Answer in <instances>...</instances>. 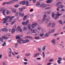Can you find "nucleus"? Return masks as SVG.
Segmentation results:
<instances>
[{
	"label": "nucleus",
	"instance_id": "obj_1",
	"mask_svg": "<svg viewBox=\"0 0 65 65\" xmlns=\"http://www.w3.org/2000/svg\"><path fill=\"white\" fill-rule=\"evenodd\" d=\"M18 42H17L19 43L20 44H22V42L23 43H27V42H28L29 41V40L28 39H25V40H23V39H18L17 40Z\"/></svg>",
	"mask_w": 65,
	"mask_h": 65
},
{
	"label": "nucleus",
	"instance_id": "obj_2",
	"mask_svg": "<svg viewBox=\"0 0 65 65\" xmlns=\"http://www.w3.org/2000/svg\"><path fill=\"white\" fill-rule=\"evenodd\" d=\"M62 3L61 2H59L56 5V6L57 7H59L57 8V10L59 11V8H63L64 7V6L62 5H61Z\"/></svg>",
	"mask_w": 65,
	"mask_h": 65
},
{
	"label": "nucleus",
	"instance_id": "obj_3",
	"mask_svg": "<svg viewBox=\"0 0 65 65\" xmlns=\"http://www.w3.org/2000/svg\"><path fill=\"white\" fill-rule=\"evenodd\" d=\"M7 39V37L5 36H3L2 37L0 38V40L3 43L4 41H3V39Z\"/></svg>",
	"mask_w": 65,
	"mask_h": 65
},
{
	"label": "nucleus",
	"instance_id": "obj_4",
	"mask_svg": "<svg viewBox=\"0 0 65 65\" xmlns=\"http://www.w3.org/2000/svg\"><path fill=\"white\" fill-rule=\"evenodd\" d=\"M56 17L54 18V19L55 20H56V19H58V17H59V16H60L61 15H62V14H59V12H57V14H55Z\"/></svg>",
	"mask_w": 65,
	"mask_h": 65
},
{
	"label": "nucleus",
	"instance_id": "obj_5",
	"mask_svg": "<svg viewBox=\"0 0 65 65\" xmlns=\"http://www.w3.org/2000/svg\"><path fill=\"white\" fill-rule=\"evenodd\" d=\"M29 23V21L27 20L25 22L24 21L22 23V24L23 25H27L28 24V23Z\"/></svg>",
	"mask_w": 65,
	"mask_h": 65
},
{
	"label": "nucleus",
	"instance_id": "obj_6",
	"mask_svg": "<svg viewBox=\"0 0 65 65\" xmlns=\"http://www.w3.org/2000/svg\"><path fill=\"white\" fill-rule=\"evenodd\" d=\"M21 14V12H17L15 14V17H18L19 15V16H20Z\"/></svg>",
	"mask_w": 65,
	"mask_h": 65
},
{
	"label": "nucleus",
	"instance_id": "obj_7",
	"mask_svg": "<svg viewBox=\"0 0 65 65\" xmlns=\"http://www.w3.org/2000/svg\"><path fill=\"white\" fill-rule=\"evenodd\" d=\"M2 21H4L3 22V23H6V22H7V18H3L2 20Z\"/></svg>",
	"mask_w": 65,
	"mask_h": 65
},
{
	"label": "nucleus",
	"instance_id": "obj_8",
	"mask_svg": "<svg viewBox=\"0 0 65 65\" xmlns=\"http://www.w3.org/2000/svg\"><path fill=\"white\" fill-rule=\"evenodd\" d=\"M58 59L59 60H57V62H58V64H61V61L62 60V58L61 57H58Z\"/></svg>",
	"mask_w": 65,
	"mask_h": 65
},
{
	"label": "nucleus",
	"instance_id": "obj_9",
	"mask_svg": "<svg viewBox=\"0 0 65 65\" xmlns=\"http://www.w3.org/2000/svg\"><path fill=\"white\" fill-rule=\"evenodd\" d=\"M37 25V23H34L32 24L31 27L32 28H34V27H35V26H36Z\"/></svg>",
	"mask_w": 65,
	"mask_h": 65
},
{
	"label": "nucleus",
	"instance_id": "obj_10",
	"mask_svg": "<svg viewBox=\"0 0 65 65\" xmlns=\"http://www.w3.org/2000/svg\"><path fill=\"white\" fill-rule=\"evenodd\" d=\"M16 30H18V31H20L21 32H22V30L21 28H20V27L19 26H18L17 27V28L16 29Z\"/></svg>",
	"mask_w": 65,
	"mask_h": 65
},
{
	"label": "nucleus",
	"instance_id": "obj_11",
	"mask_svg": "<svg viewBox=\"0 0 65 65\" xmlns=\"http://www.w3.org/2000/svg\"><path fill=\"white\" fill-rule=\"evenodd\" d=\"M47 16L46 15L44 14L43 17V21H44L45 20V18H46Z\"/></svg>",
	"mask_w": 65,
	"mask_h": 65
},
{
	"label": "nucleus",
	"instance_id": "obj_12",
	"mask_svg": "<svg viewBox=\"0 0 65 65\" xmlns=\"http://www.w3.org/2000/svg\"><path fill=\"white\" fill-rule=\"evenodd\" d=\"M2 31H4V32H5V31H8V29H7L6 28H2Z\"/></svg>",
	"mask_w": 65,
	"mask_h": 65
},
{
	"label": "nucleus",
	"instance_id": "obj_13",
	"mask_svg": "<svg viewBox=\"0 0 65 65\" xmlns=\"http://www.w3.org/2000/svg\"><path fill=\"white\" fill-rule=\"evenodd\" d=\"M15 29L13 28L12 29L11 33L12 34L14 33L15 32Z\"/></svg>",
	"mask_w": 65,
	"mask_h": 65
},
{
	"label": "nucleus",
	"instance_id": "obj_14",
	"mask_svg": "<svg viewBox=\"0 0 65 65\" xmlns=\"http://www.w3.org/2000/svg\"><path fill=\"white\" fill-rule=\"evenodd\" d=\"M11 9L12 10V11L13 12H14V13H16V11L17 10L15 9H13V8H11Z\"/></svg>",
	"mask_w": 65,
	"mask_h": 65
},
{
	"label": "nucleus",
	"instance_id": "obj_15",
	"mask_svg": "<svg viewBox=\"0 0 65 65\" xmlns=\"http://www.w3.org/2000/svg\"><path fill=\"white\" fill-rule=\"evenodd\" d=\"M52 43L53 44H56V41L55 39H53L52 40Z\"/></svg>",
	"mask_w": 65,
	"mask_h": 65
},
{
	"label": "nucleus",
	"instance_id": "obj_16",
	"mask_svg": "<svg viewBox=\"0 0 65 65\" xmlns=\"http://www.w3.org/2000/svg\"><path fill=\"white\" fill-rule=\"evenodd\" d=\"M8 50H9V54H11V49L10 48H8Z\"/></svg>",
	"mask_w": 65,
	"mask_h": 65
},
{
	"label": "nucleus",
	"instance_id": "obj_17",
	"mask_svg": "<svg viewBox=\"0 0 65 65\" xmlns=\"http://www.w3.org/2000/svg\"><path fill=\"white\" fill-rule=\"evenodd\" d=\"M37 29L38 30H40L42 29V27H41L38 26L37 27Z\"/></svg>",
	"mask_w": 65,
	"mask_h": 65
},
{
	"label": "nucleus",
	"instance_id": "obj_18",
	"mask_svg": "<svg viewBox=\"0 0 65 65\" xmlns=\"http://www.w3.org/2000/svg\"><path fill=\"white\" fill-rule=\"evenodd\" d=\"M46 47H45V46H44L42 48V51H45V50Z\"/></svg>",
	"mask_w": 65,
	"mask_h": 65
},
{
	"label": "nucleus",
	"instance_id": "obj_19",
	"mask_svg": "<svg viewBox=\"0 0 65 65\" xmlns=\"http://www.w3.org/2000/svg\"><path fill=\"white\" fill-rule=\"evenodd\" d=\"M40 5V4L39 2H37V7H39Z\"/></svg>",
	"mask_w": 65,
	"mask_h": 65
},
{
	"label": "nucleus",
	"instance_id": "obj_20",
	"mask_svg": "<svg viewBox=\"0 0 65 65\" xmlns=\"http://www.w3.org/2000/svg\"><path fill=\"white\" fill-rule=\"evenodd\" d=\"M42 54H41V56H42V55H43V58H44V57H45V54H44V52H42Z\"/></svg>",
	"mask_w": 65,
	"mask_h": 65
},
{
	"label": "nucleus",
	"instance_id": "obj_21",
	"mask_svg": "<svg viewBox=\"0 0 65 65\" xmlns=\"http://www.w3.org/2000/svg\"><path fill=\"white\" fill-rule=\"evenodd\" d=\"M49 22V19L48 18H47L46 19V21L45 22L46 23V24H47Z\"/></svg>",
	"mask_w": 65,
	"mask_h": 65
},
{
	"label": "nucleus",
	"instance_id": "obj_22",
	"mask_svg": "<svg viewBox=\"0 0 65 65\" xmlns=\"http://www.w3.org/2000/svg\"><path fill=\"white\" fill-rule=\"evenodd\" d=\"M40 6L41 7H44L46 6V5L42 4L40 5Z\"/></svg>",
	"mask_w": 65,
	"mask_h": 65
},
{
	"label": "nucleus",
	"instance_id": "obj_23",
	"mask_svg": "<svg viewBox=\"0 0 65 65\" xmlns=\"http://www.w3.org/2000/svg\"><path fill=\"white\" fill-rule=\"evenodd\" d=\"M16 39H18V38H19V39H22L20 38V37H19V36L18 35H17L16 36Z\"/></svg>",
	"mask_w": 65,
	"mask_h": 65
},
{
	"label": "nucleus",
	"instance_id": "obj_24",
	"mask_svg": "<svg viewBox=\"0 0 65 65\" xmlns=\"http://www.w3.org/2000/svg\"><path fill=\"white\" fill-rule=\"evenodd\" d=\"M27 15H26L24 16L23 18V20L24 21V20H26V19H27Z\"/></svg>",
	"mask_w": 65,
	"mask_h": 65
},
{
	"label": "nucleus",
	"instance_id": "obj_25",
	"mask_svg": "<svg viewBox=\"0 0 65 65\" xmlns=\"http://www.w3.org/2000/svg\"><path fill=\"white\" fill-rule=\"evenodd\" d=\"M23 30L24 31H26L27 30V27L24 26L23 28Z\"/></svg>",
	"mask_w": 65,
	"mask_h": 65
},
{
	"label": "nucleus",
	"instance_id": "obj_26",
	"mask_svg": "<svg viewBox=\"0 0 65 65\" xmlns=\"http://www.w3.org/2000/svg\"><path fill=\"white\" fill-rule=\"evenodd\" d=\"M35 38L37 40L39 39H40V37H39L36 36L35 37Z\"/></svg>",
	"mask_w": 65,
	"mask_h": 65
},
{
	"label": "nucleus",
	"instance_id": "obj_27",
	"mask_svg": "<svg viewBox=\"0 0 65 65\" xmlns=\"http://www.w3.org/2000/svg\"><path fill=\"white\" fill-rule=\"evenodd\" d=\"M25 5L27 6H28L29 5V2H28L26 1V3L25 4Z\"/></svg>",
	"mask_w": 65,
	"mask_h": 65
},
{
	"label": "nucleus",
	"instance_id": "obj_28",
	"mask_svg": "<svg viewBox=\"0 0 65 65\" xmlns=\"http://www.w3.org/2000/svg\"><path fill=\"white\" fill-rule=\"evenodd\" d=\"M31 55V54H25V55L26 57H28L29 56H30Z\"/></svg>",
	"mask_w": 65,
	"mask_h": 65
},
{
	"label": "nucleus",
	"instance_id": "obj_29",
	"mask_svg": "<svg viewBox=\"0 0 65 65\" xmlns=\"http://www.w3.org/2000/svg\"><path fill=\"white\" fill-rule=\"evenodd\" d=\"M37 32V30L36 29H34L33 30L32 33H35Z\"/></svg>",
	"mask_w": 65,
	"mask_h": 65
},
{
	"label": "nucleus",
	"instance_id": "obj_30",
	"mask_svg": "<svg viewBox=\"0 0 65 65\" xmlns=\"http://www.w3.org/2000/svg\"><path fill=\"white\" fill-rule=\"evenodd\" d=\"M55 31V30L54 29H53L52 30V32L51 31H50L49 33H52V32H54Z\"/></svg>",
	"mask_w": 65,
	"mask_h": 65
},
{
	"label": "nucleus",
	"instance_id": "obj_31",
	"mask_svg": "<svg viewBox=\"0 0 65 65\" xmlns=\"http://www.w3.org/2000/svg\"><path fill=\"white\" fill-rule=\"evenodd\" d=\"M46 36V37H48V33H46L45 35L44 36L45 37H45Z\"/></svg>",
	"mask_w": 65,
	"mask_h": 65
},
{
	"label": "nucleus",
	"instance_id": "obj_32",
	"mask_svg": "<svg viewBox=\"0 0 65 65\" xmlns=\"http://www.w3.org/2000/svg\"><path fill=\"white\" fill-rule=\"evenodd\" d=\"M38 50L39 52H40L41 51V49L39 47L38 48Z\"/></svg>",
	"mask_w": 65,
	"mask_h": 65
},
{
	"label": "nucleus",
	"instance_id": "obj_33",
	"mask_svg": "<svg viewBox=\"0 0 65 65\" xmlns=\"http://www.w3.org/2000/svg\"><path fill=\"white\" fill-rule=\"evenodd\" d=\"M8 3L7 2H5H5H4L3 3V4H2V5H5V4H8Z\"/></svg>",
	"mask_w": 65,
	"mask_h": 65
},
{
	"label": "nucleus",
	"instance_id": "obj_34",
	"mask_svg": "<svg viewBox=\"0 0 65 65\" xmlns=\"http://www.w3.org/2000/svg\"><path fill=\"white\" fill-rule=\"evenodd\" d=\"M28 29H31V25L28 24Z\"/></svg>",
	"mask_w": 65,
	"mask_h": 65
},
{
	"label": "nucleus",
	"instance_id": "obj_35",
	"mask_svg": "<svg viewBox=\"0 0 65 65\" xmlns=\"http://www.w3.org/2000/svg\"><path fill=\"white\" fill-rule=\"evenodd\" d=\"M44 35V34H41L40 35V36L41 37H42Z\"/></svg>",
	"mask_w": 65,
	"mask_h": 65
},
{
	"label": "nucleus",
	"instance_id": "obj_36",
	"mask_svg": "<svg viewBox=\"0 0 65 65\" xmlns=\"http://www.w3.org/2000/svg\"><path fill=\"white\" fill-rule=\"evenodd\" d=\"M20 55H18L17 56V59H19L20 58Z\"/></svg>",
	"mask_w": 65,
	"mask_h": 65
},
{
	"label": "nucleus",
	"instance_id": "obj_37",
	"mask_svg": "<svg viewBox=\"0 0 65 65\" xmlns=\"http://www.w3.org/2000/svg\"><path fill=\"white\" fill-rule=\"evenodd\" d=\"M59 22L60 24H61V25H63V23H62V21L61 20H59Z\"/></svg>",
	"mask_w": 65,
	"mask_h": 65
},
{
	"label": "nucleus",
	"instance_id": "obj_38",
	"mask_svg": "<svg viewBox=\"0 0 65 65\" xmlns=\"http://www.w3.org/2000/svg\"><path fill=\"white\" fill-rule=\"evenodd\" d=\"M22 5H25V1H23L22 2Z\"/></svg>",
	"mask_w": 65,
	"mask_h": 65
},
{
	"label": "nucleus",
	"instance_id": "obj_39",
	"mask_svg": "<svg viewBox=\"0 0 65 65\" xmlns=\"http://www.w3.org/2000/svg\"><path fill=\"white\" fill-rule=\"evenodd\" d=\"M55 26V23H53L52 24V26L53 27H54Z\"/></svg>",
	"mask_w": 65,
	"mask_h": 65
},
{
	"label": "nucleus",
	"instance_id": "obj_40",
	"mask_svg": "<svg viewBox=\"0 0 65 65\" xmlns=\"http://www.w3.org/2000/svg\"><path fill=\"white\" fill-rule=\"evenodd\" d=\"M2 45L3 46H5V45H6V43L5 42L3 44H2Z\"/></svg>",
	"mask_w": 65,
	"mask_h": 65
},
{
	"label": "nucleus",
	"instance_id": "obj_41",
	"mask_svg": "<svg viewBox=\"0 0 65 65\" xmlns=\"http://www.w3.org/2000/svg\"><path fill=\"white\" fill-rule=\"evenodd\" d=\"M6 12L7 14H8L9 13V11L8 10H6Z\"/></svg>",
	"mask_w": 65,
	"mask_h": 65
},
{
	"label": "nucleus",
	"instance_id": "obj_42",
	"mask_svg": "<svg viewBox=\"0 0 65 65\" xmlns=\"http://www.w3.org/2000/svg\"><path fill=\"white\" fill-rule=\"evenodd\" d=\"M3 65H7L5 62L3 61Z\"/></svg>",
	"mask_w": 65,
	"mask_h": 65
},
{
	"label": "nucleus",
	"instance_id": "obj_43",
	"mask_svg": "<svg viewBox=\"0 0 65 65\" xmlns=\"http://www.w3.org/2000/svg\"><path fill=\"white\" fill-rule=\"evenodd\" d=\"M10 54L9 55H8V56L9 57H11V54Z\"/></svg>",
	"mask_w": 65,
	"mask_h": 65
},
{
	"label": "nucleus",
	"instance_id": "obj_44",
	"mask_svg": "<svg viewBox=\"0 0 65 65\" xmlns=\"http://www.w3.org/2000/svg\"><path fill=\"white\" fill-rule=\"evenodd\" d=\"M23 9L22 8H20L19 9V11H23Z\"/></svg>",
	"mask_w": 65,
	"mask_h": 65
},
{
	"label": "nucleus",
	"instance_id": "obj_45",
	"mask_svg": "<svg viewBox=\"0 0 65 65\" xmlns=\"http://www.w3.org/2000/svg\"><path fill=\"white\" fill-rule=\"evenodd\" d=\"M21 17H24V13H22L21 14Z\"/></svg>",
	"mask_w": 65,
	"mask_h": 65
},
{
	"label": "nucleus",
	"instance_id": "obj_46",
	"mask_svg": "<svg viewBox=\"0 0 65 65\" xmlns=\"http://www.w3.org/2000/svg\"><path fill=\"white\" fill-rule=\"evenodd\" d=\"M18 46V44H15L14 47H17Z\"/></svg>",
	"mask_w": 65,
	"mask_h": 65
},
{
	"label": "nucleus",
	"instance_id": "obj_47",
	"mask_svg": "<svg viewBox=\"0 0 65 65\" xmlns=\"http://www.w3.org/2000/svg\"><path fill=\"white\" fill-rule=\"evenodd\" d=\"M53 61H54V60H53V59H50V60H49V62H53Z\"/></svg>",
	"mask_w": 65,
	"mask_h": 65
},
{
	"label": "nucleus",
	"instance_id": "obj_48",
	"mask_svg": "<svg viewBox=\"0 0 65 65\" xmlns=\"http://www.w3.org/2000/svg\"><path fill=\"white\" fill-rule=\"evenodd\" d=\"M52 17L53 18H54V17H55V15H54V13H53L52 14Z\"/></svg>",
	"mask_w": 65,
	"mask_h": 65
},
{
	"label": "nucleus",
	"instance_id": "obj_49",
	"mask_svg": "<svg viewBox=\"0 0 65 65\" xmlns=\"http://www.w3.org/2000/svg\"><path fill=\"white\" fill-rule=\"evenodd\" d=\"M8 4H11V3H12V1H11L9 2H7Z\"/></svg>",
	"mask_w": 65,
	"mask_h": 65
},
{
	"label": "nucleus",
	"instance_id": "obj_50",
	"mask_svg": "<svg viewBox=\"0 0 65 65\" xmlns=\"http://www.w3.org/2000/svg\"><path fill=\"white\" fill-rule=\"evenodd\" d=\"M34 57H35V58H36V57H37V55H36V53L34 55Z\"/></svg>",
	"mask_w": 65,
	"mask_h": 65
},
{
	"label": "nucleus",
	"instance_id": "obj_51",
	"mask_svg": "<svg viewBox=\"0 0 65 65\" xmlns=\"http://www.w3.org/2000/svg\"><path fill=\"white\" fill-rule=\"evenodd\" d=\"M15 22V21H12V22H11V24H14V23Z\"/></svg>",
	"mask_w": 65,
	"mask_h": 65
},
{
	"label": "nucleus",
	"instance_id": "obj_52",
	"mask_svg": "<svg viewBox=\"0 0 65 65\" xmlns=\"http://www.w3.org/2000/svg\"><path fill=\"white\" fill-rule=\"evenodd\" d=\"M36 54L37 56L39 55V53H36Z\"/></svg>",
	"mask_w": 65,
	"mask_h": 65
},
{
	"label": "nucleus",
	"instance_id": "obj_53",
	"mask_svg": "<svg viewBox=\"0 0 65 65\" xmlns=\"http://www.w3.org/2000/svg\"><path fill=\"white\" fill-rule=\"evenodd\" d=\"M29 11L30 12H32V11H33V9H31Z\"/></svg>",
	"mask_w": 65,
	"mask_h": 65
},
{
	"label": "nucleus",
	"instance_id": "obj_54",
	"mask_svg": "<svg viewBox=\"0 0 65 65\" xmlns=\"http://www.w3.org/2000/svg\"><path fill=\"white\" fill-rule=\"evenodd\" d=\"M15 7H19V5H16L14 6Z\"/></svg>",
	"mask_w": 65,
	"mask_h": 65
},
{
	"label": "nucleus",
	"instance_id": "obj_55",
	"mask_svg": "<svg viewBox=\"0 0 65 65\" xmlns=\"http://www.w3.org/2000/svg\"><path fill=\"white\" fill-rule=\"evenodd\" d=\"M12 21V19L11 18H10L9 20V22H10L11 21Z\"/></svg>",
	"mask_w": 65,
	"mask_h": 65
},
{
	"label": "nucleus",
	"instance_id": "obj_56",
	"mask_svg": "<svg viewBox=\"0 0 65 65\" xmlns=\"http://www.w3.org/2000/svg\"><path fill=\"white\" fill-rule=\"evenodd\" d=\"M6 18H7V19H9V18H10V16H7V17Z\"/></svg>",
	"mask_w": 65,
	"mask_h": 65
},
{
	"label": "nucleus",
	"instance_id": "obj_57",
	"mask_svg": "<svg viewBox=\"0 0 65 65\" xmlns=\"http://www.w3.org/2000/svg\"><path fill=\"white\" fill-rule=\"evenodd\" d=\"M32 1L34 3H36V0H32Z\"/></svg>",
	"mask_w": 65,
	"mask_h": 65
},
{
	"label": "nucleus",
	"instance_id": "obj_58",
	"mask_svg": "<svg viewBox=\"0 0 65 65\" xmlns=\"http://www.w3.org/2000/svg\"><path fill=\"white\" fill-rule=\"evenodd\" d=\"M15 1V0H12V3H14V2Z\"/></svg>",
	"mask_w": 65,
	"mask_h": 65
},
{
	"label": "nucleus",
	"instance_id": "obj_59",
	"mask_svg": "<svg viewBox=\"0 0 65 65\" xmlns=\"http://www.w3.org/2000/svg\"><path fill=\"white\" fill-rule=\"evenodd\" d=\"M61 11H64L65 10H64V9H62V10H61Z\"/></svg>",
	"mask_w": 65,
	"mask_h": 65
},
{
	"label": "nucleus",
	"instance_id": "obj_60",
	"mask_svg": "<svg viewBox=\"0 0 65 65\" xmlns=\"http://www.w3.org/2000/svg\"><path fill=\"white\" fill-rule=\"evenodd\" d=\"M58 33L55 34H54V36H57V35H58Z\"/></svg>",
	"mask_w": 65,
	"mask_h": 65
},
{
	"label": "nucleus",
	"instance_id": "obj_61",
	"mask_svg": "<svg viewBox=\"0 0 65 65\" xmlns=\"http://www.w3.org/2000/svg\"><path fill=\"white\" fill-rule=\"evenodd\" d=\"M52 1V0H49V3H51Z\"/></svg>",
	"mask_w": 65,
	"mask_h": 65
},
{
	"label": "nucleus",
	"instance_id": "obj_62",
	"mask_svg": "<svg viewBox=\"0 0 65 65\" xmlns=\"http://www.w3.org/2000/svg\"><path fill=\"white\" fill-rule=\"evenodd\" d=\"M19 37H20H20H23V35H19Z\"/></svg>",
	"mask_w": 65,
	"mask_h": 65
},
{
	"label": "nucleus",
	"instance_id": "obj_63",
	"mask_svg": "<svg viewBox=\"0 0 65 65\" xmlns=\"http://www.w3.org/2000/svg\"><path fill=\"white\" fill-rule=\"evenodd\" d=\"M47 3H49V0H48L46 1Z\"/></svg>",
	"mask_w": 65,
	"mask_h": 65
},
{
	"label": "nucleus",
	"instance_id": "obj_64",
	"mask_svg": "<svg viewBox=\"0 0 65 65\" xmlns=\"http://www.w3.org/2000/svg\"><path fill=\"white\" fill-rule=\"evenodd\" d=\"M5 13V9H4L2 13Z\"/></svg>",
	"mask_w": 65,
	"mask_h": 65
}]
</instances>
